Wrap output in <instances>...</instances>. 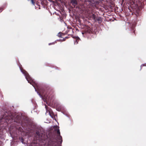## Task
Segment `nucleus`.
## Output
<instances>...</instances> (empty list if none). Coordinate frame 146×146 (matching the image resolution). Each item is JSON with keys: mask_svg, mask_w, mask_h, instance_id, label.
<instances>
[{"mask_svg": "<svg viewBox=\"0 0 146 146\" xmlns=\"http://www.w3.org/2000/svg\"><path fill=\"white\" fill-rule=\"evenodd\" d=\"M82 34L83 35L84 34V33L82 32Z\"/></svg>", "mask_w": 146, "mask_h": 146, "instance_id": "6ab92c4d", "label": "nucleus"}, {"mask_svg": "<svg viewBox=\"0 0 146 146\" xmlns=\"http://www.w3.org/2000/svg\"><path fill=\"white\" fill-rule=\"evenodd\" d=\"M37 89H38V86H37Z\"/></svg>", "mask_w": 146, "mask_h": 146, "instance_id": "412c9836", "label": "nucleus"}, {"mask_svg": "<svg viewBox=\"0 0 146 146\" xmlns=\"http://www.w3.org/2000/svg\"><path fill=\"white\" fill-rule=\"evenodd\" d=\"M31 1L33 5H34L35 4V2L33 0H31Z\"/></svg>", "mask_w": 146, "mask_h": 146, "instance_id": "4468645a", "label": "nucleus"}, {"mask_svg": "<svg viewBox=\"0 0 146 146\" xmlns=\"http://www.w3.org/2000/svg\"><path fill=\"white\" fill-rule=\"evenodd\" d=\"M61 33H62L61 32H59L58 33V35H57V36H58V37H59L62 38V37H61Z\"/></svg>", "mask_w": 146, "mask_h": 146, "instance_id": "9b49d317", "label": "nucleus"}, {"mask_svg": "<svg viewBox=\"0 0 146 146\" xmlns=\"http://www.w3.org/2000/svg\"><path fill=\"white\" fill-rule=\"evenodd\" d=\"M59 40L60 41H62V39H60V40Z\"/></svg>", "mask_w": 146, "mask_h": 146, "instance_id": "f3484780", "label": "nucleus"}, {"mask_svg": "<svg viewBox=\"0 0 146 146\" xmlns=\"http://www.w3.org/2000/svg\"><path fill=\"white\" fill-rule=\"evenodd\" d=\"M38 7L37 6V8H38L39 9H40V7L39 5H38Z\"/></svg>", "mask_w": 146, "mask_h": 146, "instance_id": "dca6fc26", "label": "nucleus"}, {"mask_svg": "<svg viewBox=\"0 0 146 146\" xmlns=\"http://www.w3.org/2000/svg\"><path fill=\"white\" fill-rule=\"evenodd\" d=\"M65 40V38H63V39H62V41H64Z\"/></svg>", "mask_w": 146, "mask_h": 146, "instance_id": "a211bd4d", "label": "nucleus"}, {"mask_svg": "<svg viewBox=\"0 0 146 146\" xmlns=\"http://www.w3.org/2000/svg\"><path fill=\"white\" fill-rule=\"evenodd\" d=\"M90 16H91V17L92 19H93L94 20V21H95L96 18V17L95 15L94 14L92 13V14H91Z\"/></svg>", "mask_w": 146, "mask_h": 146, "instance_id": "0eeeda50", "label": "nucleus"}, {"mask_svg": "<svg viewBox=\"0 0 146 146\" xmlns=\"http://www.w3.org/2000/svg\"><path fill=\"white\" fill-rule=\"evenodd\" d=\"M21 72L25 74V78L28 81L29 83L30 84H32V85L33 86L35 89V91H36V83H35L33 81V80L30 77L28 73L26 71H23L21 70Z\"/></svg>", "mask_w": 146, "mask_h": 146, "instance_id": "f03ea898", "label": "nucleus"}, {"mask_svg": "<svg viewBox=\"0 0 146 146\" xmlns=\"http://www.w3.org/2000/svg\"><path fill=\"white\" fill-rule=\"evenodd\" d=\"M54 42H52V43H49L48 45H51V44H54Z\"/></svg>", "mask_w": 146, "mask_h": 146, "instance_id": "2eb2a0df", "label": "nucleus"}, {"mask_svg": "<svg viewBox=\"0 0 146 146\" xmlns=\"http://www.w3.org/2000/svg\"><path fill=\"white\" fill-rule=\"evenodd\" d=\"M43 129L40 126H37V136H39L41 134H43Z\"/></svg>", "mask_w": 146, "mask_h": 146, "instance_id": "7ed1b4c3", "label": "nucleus"}, {"mask_svg": "<svg viewBox=\"0 0 146 146\" xmlns=\"http://www.w3.org/2000/svg\"><path fill=\"white\" fill-rule=\"evenodd\" d=\"M37 94H38V95L44 101V100L43 98V95L42 94H41L39 92H38L37 91Z\"/></svg>", "mask_w": 146, "mask_h": 146, "instance_id": "1a4fd4ad", "label": "nucleus"}, {"mask_svg": "<svg viewBox=\"0 0 146 146\" xmlns=\"http://www.w3.org/2000/svg\"><path fill=\"white\" fill-rule=\"evenodd\" d=\"M54 130L57 131L58 134L57 138V139H55L54 141H52L51 140L48 142V144L51 146H56L57 145H60L61 144L62 142V138L60 135V132L59 127L57 126H54Z\"/></svg>", "mask_w": 146, "mask_h": 146, "instance_id": "f257e3e1", "label": "nucleus"}, {"mask_svg": "<svg viewBox=\"0 0 146 146\" xmlns=\"http://www.w3.org/2000/svg\"><path fill=\"white\" fill-rule=\"evenodd\" d=\"M146 63L143 64H141V69H140V70H141L142 67L143 66H146Z\"/></svg>", "mask_w": 146, "mask_h": 146, "instance_id": "f8f14e48", "label": "nucleus"}, {"mask_svg": "<svg viewBox=\"0 0 146 146\" xmlns=\"http://www.w3.org/2000/svg\"><path fill=\"white\" fill-rule=\"evenodd\" d=\"M135 26L134 24H133L130 26V30L131 31L133 32L134 33L135 31Z\"/></svg>", "mask_w": 146, "mask_h": 146, "instance_id": "39448f33", "label": "nucleus"}, {"mask_svg": "<svg viewBox=\"0 0 146 146\" xmlns=\"http://www.w3.org/2000/svg\"><path fill=\"white\" fill-rule=\"evenodd\" d=\"M100 3V1H96L94 2V6L96 7V5L99 4Z\"/></svg>", "mask_w": 146, "mask_h": 146, "instance_id": "9d476101", "label": "nucleus"}, {"mask_svg": "<svg viewBox=\"0 0 146 146\" xmlns=\"http://www.w3.org/2000/svg\"><path fill=\"white\" fill-rule=\"evenodd\" d=\"M5 120V119L3 118H2L0 121V123L2 124L1 122L2 121H4Z\"/></svg>", "mask_w": 146, "mask_h": 146, "instance_id": "ddd939ff", "label": "nucleus"}, {"mask_svg": "<svg viewBox=\"0 0 146 146\" xmlns=\"http://www.w3.org/2000/svg\"><path fill=\"white\" fill-rule=\"evenodd\" d=\"M71 3L72 5H73L74 7L77 4V1L76 0H71Z\"/></svg>", "mask_w": 146, "mask_h": 146, "instance_id": "423d86ee", "label": "nucleus"}, {"mask_svg": "<svg viewBox=\"0 0 146 146\" xmlns=\"http://www.w3.org/2000/svg\"><path fill=\"white\" fill-rule=\"evenodd\" d=\"M37 5H38V2H37Z\"/></svg>", "mask_w": 146, "mask_h": 146, "instance_id": "aec40b11", "label": "nucleus"}, {"mask_svg": "<svg viewBox=\"0 0 146 146\" xmlns=\"http://www.w3.org/2000/svg\"><path fill=\"white\" fill-rule=\"evenodd\" d=\"M102 19L100 17H96L95 21V22H98L99 23H101L102 22Z\"/></svg>", "mask_w": 146, "mask_h": 146, "instance_id": "20e7f679", "label": "nucleus"}, {"mask_svg": "<svg viewBox=\"0 0 146 146\" xmlns=\"http://www.w3.org/2000/svg\"><path fill=\"white\" fill-rule=\"evenodd\" d=\"M76 41L74 42V44H77L78 43V42L79 41L80 39V38L78 36L76 37Z\"/></svg>", "mask_w": 146, "mask_h": 146, "instance_id": "6e6552de", "label": "nucleus"}]
</instances>
